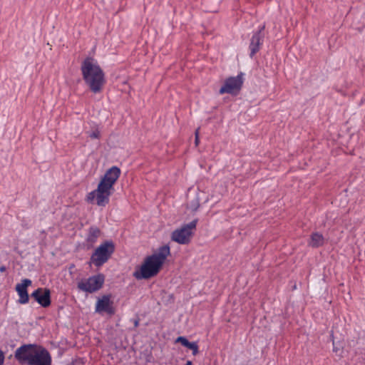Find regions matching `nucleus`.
Instances as JSON below:
<instances>
[{"label": "nucleus", "instance_id": "obj_1", "mask_svg": "<svg viewBox=\"0 0 365 365\" xmlns=\"http://www.w3.org/2000/svg\"><path fill=\"white\" fill-rule=\"evenodd\" d=\"M120 169L112 166L106 170L100 180L97 189L93 190V200L98 206L104 207L110 202V197L114 190V185L120 175Z\"/></svg>", "mask_w": 365, "mask_h": 365}, {"label": "nucleus", "instance_id": "obj_2", "mask_svg": "<svg viewBox=\"0 0 365 365\" xmlns=\"http://www.w3.org/2000/svg\"><path fill=\"white\" fill-rule=\"evenodd\" d=\"M170 255V248L168 245L160 247L157 252L145 257L140 269L133 272V276L137 279H149L155 276Z\"/></svg>", "mask_w": 365, "mask_h": 365}, {"label": "nucleus", "instance_id": "obj_3", "mask_svg": "<svg viewBox=\"0 0 365 365\" xmlns=\"http://www.w3.org/2000/svg\"><path fill=\"white\" fill-rule=\"evenodd\" d=\"M197 219H195L189 223L183 225L180 228L175 229L171 233L170 238L172 241L180 245H188L191 242V238L195 230Z\"/></svg>", "mask_w": 365, "mask_h": 365}, {"label": "nucleus", "instance_id": "obj_4", "mask_svg": "<svg viewBox=\"0 0 365 365\" xmlns=\"http://www.w3.org/2000/svg\"><path fill=\"white\" fill-rule=\"evenodd\" d=\"M115 251V245L111 240L101 243L93 252V264L101 267L105 264Z\"/></svg>", "mask_w": 365, "mask_h": 365}, {"label": "nucleus", "instance_id": "obj_5", "mask_svg": "<svg viewBox=\"0 0 365 365\" xmlns=\"http://www.w3.org/2000/svg\"><path fill=\"white\" fill-rule=\"evenodd\" d=\"M243 84L242 73L231 76L225 79L224 85L219 91L220 94L228 93L236 96L241 90Z\"/></svg>", "mask_w": 365, "mask_h": 365}, {"label": "nucleus", "instance_id": "obj_6", "mask_svg": "<svg viewBox=\"0 0 365 365\" xmlns=\"http://www.w3.org/2000/svg\"><path fill=\"white\" fill-rule=\"evenodd\" d=\"M110 294L103 295L98 298L96 303V312L102 316L111 317L115 314V309L113 306V302L110 299Z\"/></svg>", "mask_w": 365, "mask_h": 365}, {"label": "nucleus", "instance_id": "obj_7", "mask_svg": "<svg viewBox=\"0 0 365 365\" xmlns=\"http://www.w3.org/2000/svg\"><path fill=\"white\" fill-rule=\"evenodd\" d=\"M36 349L34 344H24L16 350L14 356L21 364L29 365Z\"/></svg>", "mask_w": 365, "mask_h": 365}, {"label": "nucleus", "instance_id": "obj_8", "mask_svg": "<svg viewBox=\"0 0 365 365\" xmlns=\"http://www.w3.org/2000/svg\"><path fill=\"white\" fill-rule=\"evenodd\" d=\"M29 365H51V356L45 348L36 349Z\"/></svg>", "mask_w": 365, "mask_h": 365}, {"label": "nucleus", "instance_id": "obj_9", "mask_svg": "<svg viewBox=\"0 0 365 365\" xmlns=\"http://www.w3.org/2000/svg\"><path fill=\"white\" fill-rule=\"evenodd\" d=\"M106 83L105 75L100 66L93 62V93L100 92Z\"/></svg>", "mask_w": 365, "mask_h": 365}, {"label": "nucleus", "instance_id": "obj_10", "mask_svg": "<svg viewBox=\"0 0 365 365\" xmlns=\"http://www.w3.org/2000/svg\"><path fill=\"white\" fill-rule=\"evenodd\" d=\"M264 29V26H259V29L256 31H254L250 39V56L252 58L255 53L259 51L261 46L263 43L264 36L262 35V31Z\"/></svg>", "mask_w": 365, "mask_h": 365}, {"label": "nucleus", "instance_id": "obj_11", "mask_svg": "<svg viewBox=\"0 0 365 365\" xmlns=\"http://www.w3.org/2000/svg\"><path fill=\"white\" fill-rule=\"evenodd\" d=\"M31 297L43 307H48L51 304V292L48 289L38 288L32 292Z\"/></svg>", "mask_w": 365, "mask_h": 365}, {"label": "nucleus", "instance_id": "obj_12", "mask_svg": "<svg viewBox=\"0 0 365 365\" xmlns=\"http://www.w3.org/2000/svg\"><path fill=\"white\" fill-rule=\"evenodd\" d=\"M31 284V280L29 279H22L21 283L17 284L16 291L17 292L19 299L18 302L25 304L29 302V297L27 292V287Z\"/></svg>", "mask_w": 365, "mask_h": 365}, {"label": "nucleus", "instance_id": "obj_13", "mask_svg": "<svg viewBox=\"0 0 365 365\" xmlns=\"http://www.w3.org/2000/svg\"><path fill=\"white\" fill-rule=\"evenodd\" d=\"M81 71L83 76V78L86 81V83L91 88V58L87 57L82 66Z\"/></svg>", "mask_w": 365, "mask_h": 365}, {"label": "nucleus", "instance_id": "obj_14", "mask_svg": "<svg viewBox=\"0 0 365 365\" xmlns=\"http://www.w3.org/2000/svg\"><path fill=\"white\" fill-rule=\"evenodd\" d=\"M177 342H180L183 346L192 350V355L195 356L199 352V346L196 341H189L185 336H178L176 339Z\"/></svg>", "mask_w": 365, "mask_h": 365}, {"label": "nucleus", "instance_id": "obj_15", "mask_svg": "<svg viewBox=\"0 0 365 365\" xmlns=\"http://www.w3.org/2000/svg\"><path fill=\"white\" fill-rule=\"evenodd\" d=\"M324 243V237L320 232H313L310 236L309 245L312 247L317 248L322 246Z\"/></svg>", "mask_w": 365, "mask_h": 365}, {"label": "nucleus", "instance_id": "obj_16", "mask_svg": "<svg viewBox=\"0 0 365 365\" xmlns=\"http://www.w3.org/2000/svg\"><path fill=\"white\" fill-rule=\"evenodd\" d=\"M77 287L79 291L86 294L91 293V277L87 279H82L78 282Z\"/></svg>", "mask_w": 365, "mask_h": 365}, {"label": "nucleus", "instance_id": "obj_17", "mask_svg": "<svg viewBox=\"0 0 365 365\" xmlns=\"http://www.w3.org/2000/svg\"><path fill=\"white\" fill-rule=\"evenodd\" d=\"M105 282V276L103 274L93 275V292L100 289Z\"/></svg>", "mask_w": 365, "mask_h": 365}, {"label": "nucleus", "instance_id": "obj_18", "mask_svg": "<svg viewBox=\"0 0 365 365\" xmlns=\"http://www.w3.org/2000/svg\"><path fill=\"white\" fill-rule=\"evenodd\" d=\"M199 207H200V201H199L198 198H196L195 200L190 202V209L192 211L195 212L198 210Z\"/></svg>", "mask_w": 365, "mask_h": 365}, {"label": "nucleus", "instance_id": "obj_19", "mask_svg": "<svg viewBox=\"0 0 365 365\" xmlns=\"http://www.w3.org/2000/svg\"><path fill=\"white\" fill-rule=\"evenodd\" d=\"M4 354L2 350L0 349V365H3L4 362Z\"/></svg>", "mask_w": 365, "mask_h": 365}, {"label": "nucleus", "instance_id": "obj_20", "mask_svg": "<svg viewBox=\"0 0 365 365\" xmlns=\"http://www.w3.org/2000/svg\"><path fill=\"white\" fill-rule=\"evenodd\" d=\"M195 145H197L198 143H199V128H197L196 130H195Z\"/></svg>", "mask_w": 365, "mask_h": 365}, {"label": "nucleus", "instance_id": "obj_21", "mask_svg": "<svg viewBox=\"0 0 365 365\" xmlns=\"http://www.w3.org/2000/svg\"><path fill=\"white\" fill-rule=\"evenodd\" d=\"M100 233V230L98 228H93V238L97 237Z\"/></svg>", "mask_w": 365, "mask_h": 365}, {"label": "nucleus", "instance_id": "obj_22", "mask_svg": "<svg viewBox=\"0 0 365 365\" xmlns=\"http://www.w3.org/2000/svg\"><path fill=\"white\" fill-rule=\"evenodd\" d=\"M86 199H87L88 202H91V192H88V194L86 195Z\"/></svg>", "mask_w": 365, "mask_h": 365}, {"label": "nucleus", "instance_id": "obj_23", "mask_svg": "<svg viewBox=\"0 0 365 365\" xmlns=\"http://www.w3.org/2000/svg\"><path fill=\"white\" fill-rule=\"evenodd\" d=\"M98 138V133L93 131V138Z\"/></svg>", "mask_w": 365, "mask_h": 365}, {"label": "nucleus", "instance_id": "obj_24", "mask_svg": "<svg viewBox=\"0 0 365 365\" xmlns=\"http://www.w3.org/2000/svg\"><path fill=\"white\" fill-rule=\"evenodd\" d=\"M138 324H139V322H138V320L135 319V322H134V325H135V327H138Z\"/></svg>", "mask_w": 365, "mask_h": 365}, {"label": "nucleus", "instance_id": "obj_25", "mask_svg": "<svg viewBox=\"0 0 365 365\" xmlns=\"http://www.w3.org/2000/svg\"><path fill=\"white\" fill-rule=\"evenodd\" d=\"M192 362L191 361H187L186 364L185 365H192Z\"/></svg>", "mask_w": 365, "mask_h": 365}, {"label": "nucleus", "instance_id": "obj_26", "mask_svg": "<svg viewBox=\"0 0 365 365\" xmlns=\"http://www.w3.org/2000/svg\"><path fill=\"white\" fill-rule=\"evenodd\" d=\"M6 269L5 267L2 266L0 267V271L4 272Z\"/></svg>", "mask_w": 365, "mask_h": 365}, {"label": "nucleus", "instance_id": "obj_27", "mask_svg": "<svg viewBox=\"0 0 365 365\" xmlns=\"http://www.w3.org/2000/svg\"><path fill=\"white\" fill-rule=\"evenodd\" d=\"M88 264L91 267V259L90 261L88 262Z\"/></svg>", "mask_w": 365, "mask_h": 365}, {"label": "nucleus", "instance_id": "obj_28", "mask_svg": "<svg viewBox=\"0 0 365 365\" xmlns=\"http://www.w3.org/2000/svg\"><path fill=\"white\" fill-rule=\"evenodd\" d=\"M91 234H89V235H88V237H87L88 240H90V238L91 237Z\"/></svg>", "mask_w": 365, "mask_h": 365}]
</instances>
